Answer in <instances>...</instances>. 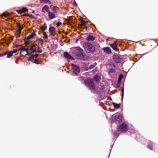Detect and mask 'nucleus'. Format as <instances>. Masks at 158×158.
Returning <instances> with one entry per match:
<instances>
[{
  "instance_id": "f257e3e1",
  "label": "nucleus",
  "mask_w": 158,
  "mask_h": 158,
  "mask_svg": "<svg viewBox=\"0 0 158 158\" xmlns=\"http://www.w3.org/2000/svg\"><path fill=\"white\" fill-rule=\"evenodd\" d=\"M84 83L89 89L95 91L96 89V85L92 79L89 78L85 79L84 81ZM94 92H93V93H94Z\"/></svg>"
},
{
  "instance_id": "f03ea898",
  "label": "nucleus",
  "mask_w": 158,
  "mask_h": 158,
  "mask_svg": "<svg viewBox=\"0 0 158 158\" xmlns=\"http://www.w3.org/2000/svg\"><path fill=\"white\" fill-rule=\"evenodd\" d=\"M83 47L85 51L88 53L94 52L95 50V46L90 42H87L84 43Z\"/></svg>"
},
{
  "instance_id": "7ed1b4c3",
  "label": "nucleus",
  "mask_w": 158,
  "mask_h": 158,
  "mask_svg": "<svg viewBox=\"0 0 158 158\" xmlns=\"http://www.w3.org/2000/svg\"><path fill=\"white\" fill-rule=\"evenodd\" d=\"M76 50L75 52L77 56H78L80 59L84 60L85 56L83 54V50L79 47H77L76 48Z\"/></svg>"
},
{
  "instance_id": "20e7f679",
  "label": "nucleus",
  "mask_w": 158,
  "mask_h": 158,
  "mask_svg": "<svg viewBox=\"0 0 158 158\" xmlns=\"http://www.w3.org/2000/svg\"><path fill=\"white\" fill-rule=\"evenodd\" d=\"M127 125L124 123L120 125L118 128V131L120 133L125 132L127 131Z\"/></svg>"
},
{
  "instance_id": "39448f33",
  "label": "nucleus",
  "mask_w": 158,
  "mask_h": 158,
  "mask_svg": "<svg viewBox=\"0 0 158 158\" xmlns=\"http://www.w3.org/2000/svg\"><path fill=\"white\" fill-rule=\"evenodd\" d=\"M72 72L75 75L77 74L80 72V68L78 66L72 64Z\"/></svg>"
},
{
  "instance_id": "423d86ee",
  "label": "nucleus",
  "mask_w": 158,
  "mask_h": 158,
  "mask_svg": "<svg viewBox=\"0 0 158 158\" xmlns=\"http://www.w3.org/2000/svg\"><path fill=\"white\" fill-rule=\"evenodd\" d=\"M115 122L117 124L120 123H122L123 120V117L121 115L118 116L115 115L114 117Z\"/></svg>"
},
{
  "instance_id": "0eeeda50",
  "label": "nucleus",
  "mask_w": 158,
  "mask_h": 158,
  "mask_svg": "<svg viewBox=\"0 0 158 158\" xmlns=\"http://www.w3.org/2000/svg\"><path fill=\"white\" fill-rule=\"evenodd\" d=\"M114 61L117 63H119L122 60L121 58L118 55H114L113 56Z\"/></svg>"
},
{
  "instance_id": "6e6552de",
  "label": "nucleus",
  "mask_w": 158,
  "mask_h": 158,
  "mask_svg": "<svg viewBox=\"0 0 158 158\" xmlns=\"http://www.w3.org/2000/svg\"><path fill=\"white\" fill-rule=\"evenodd\" d=\"M49 31L51 35L53 36L55 35V28L53 27H51L49 29Z\"/></svg>"
},
{
  "instance_id": "1a4fd4ad",
  "label": "nucleus",
  "mask_w": 158,
  "mask_h": 158,
  "mask_svg": "<svg viewBox=\"0 0 158 158\" xmlns=\"http://www.w3.org/2000/svg\"><path fill=\"white\" fill-rule=\"evenodd\" d=\"M102 50L104 52H105L106 54H110L111 53V49L109 47L103 48Z\"/></svg>"
},
{
  "instance_id": "9d476101",
  "label": "nucleus",
  "mask_w": 158,
  "mask_h": 158,
  "mask_svg": "<svg viewBox=\"0 0 158 158\" xmlns=\"http://www.w3.org/2000/svg\"><path fill=\"white\" fill-rule=\"evenodd\" d=\"M116 42H114L113 44H110V47L115 51L119 52V49L117 48V46L116 44Z\"/></svg>"
},
{
  "instance_id": "9b49d317",
  "label": "nucleus",
  "mask_w": 158,
  "mask_h": 158,
  "mask_svg": "<svg viewBox=\"0 0 158 158\" xmlns=\"http://www.w3.org/2000/svg\"><path fill=\"white\" fill-rule=\"evenodd\" d=\"M28 11V10L26 7H23L21 9L17 10V12L20 14H21L22 13H25L26 12H27Z\"/></svg>"
},
{
  "instance_id": "f8f14e48",
  "label": "nucleus",
  "mask_w": 158,
  "mask_h": 158,
  "mask_svg": "<svg viewBox=\"0 0 158 158\" xmlns=\"http://www.w3.org/2000/svg\"><path fill=\"white\" fill-rule=\"evenodd\" d=\"M54 12H51L49 11L48 13V16L50 19H53L55 18V15Z\"/></svg>"
},
{
  "instance_id": "ddd939ff",
  "label": "nucleus",
  "mask_w": 158,
  "mask_h": 158,
  "mask_svg": "<svg viewBox=\"0 0 158 158\" xmlns=\"http://www.w3.org/2000/svg\"><path fill=\"white\" fill-rule=\"evenodd\" d=\"M10 41L8 38L5 39H4L3 41L2 42V43L3 44V45L5 46L6 45L8 46L9 45Z\"/></svg>"
},
{
  "instance_id": "4468645a",
  "label": "nucleus",
  "mask_w": 158,
  "mask_h": 158,
  "mask_svg": "<svg viewBox=\"0 0 158 158\" xmlns=\"http://www.w3.org/2000/svg\"><path fill=\"white\" fill-rule=\"evenodd\" d=\"M64 56L66 58L73 59V58L72 57V56L67 52H64Z\"/></svg>"
},
{
  "instance_id": "2eb2a0df",
  "label": "nucleus",
  "mask_w": 158,
  "mask_h": 158,
  "mask_svg": "<svg viewBox=\"0 0 158 158\" xmlns=\"http://www.w3.org/2000/svg\"><path fill=\"white\" fill-rule=\"evenodd\" d=\"M6 55H7V58H10V52L8 51L7 52H5L3 53H0V57Z\"/></svg>"
},
{
  "instance_id": "dca6fc26",
  "label": "nucleus",
  "mask_w": 158,
  "mask_h": 158,
  "mask_svg": "<svg viewBox=\"0 0 158 158\" xmlns=\"http://www.w3.org/2000/svg\"><path fill=\"white\" fill-rule=\"evenodd\" d=\"M115 72L116 69L113 68L108 69L107 70V72L109 75L111 73H114Z\"/></svg>"
},
{
  "instance_id": "f3484780",
  "label": "nucleus",
  "mask_w": 158,
  "mask_h": 158,
  "mask_svg": "<svg viewBox=\"0 0 158 158\" xmlns=\"http://www.w3.org/2000/svg\"><path fill=\"white\" fill-rule=\"evenodd\" d=\"M95 39V37L91 36L90 35H89L86 38V40L87 41H93Z\"/></svg>"
},
{
  "instance_id": "a211bd4d",
  "label": "nucleus",
  "mask_w": 158,
  "mask_h": 158,
  "mask_svg": "<svg viewBox=\"0 0 158 158\" xmlns=\"http://www.w3.org/2000/svg\"><path fill=\"white\" fill-rule=\"evenodd\" d=\"M49 7L47 5H45L42 9V11L45 12V11L48 13L49 11Z\"/></svg>"
},
{
  "instance_id": "6ab92c4d",
  "label": "nucleus",
  "mask_w": 158,
  "mask_h": 158,
  "mask_svg": "<svg viewBox=\"0 0 158 158\" xmlns=\"http://www.w3.org/2000/svg\"><path fill=\"white\" fill-rule=\"evenodd\" d=\"M30 37L29 36H28L27 37H26L24 39V41L25 42V43L26 45H28L29 44V40L31 39V38H30Z\"/></svg>"
},
{
  "instance_id": "aec40b11",
  "label": "nucleus",
  "mask_w": 158,
  "mask_h": 158,
  "mask_svg": "<svg viewBox=\"0 0 158 158\" xmlns=\"http://www.w3.org/2000/svg\"><path fill=\"white\" fill-rule=\"evenodd\" d=\"M112 105L114 106V108L116 109H118L120 108V104H117L115 102H113Z\"/></svg>"
},
{
  "instance_id": "412c9836",
  "label": "nucleus",
  "mask_w": 158,
  "mask_h": 158,
  "mask_svg": "<svg viewBox=\"0 0 158 158\" xmlns=\"http://www.w3.org/2000/svg\"><path fill=\"white\" fill-rule=\"evenodd\" d=\"M36 41L38 42V43L41 45H43L44 44L43 40L41 38H38L36 40Z\"/></svg>"
},
{
  "instance_id": "4be33fe9",
  "label": "nucleus",
  "mask_w": 158,
  "mask_h": 158,
  "mask_svg": "<svg viewBox=\"0 0 158 158\" xmlns=\"http://www.w3.org/2000/svg\"><path fill=\"white\" fill-rule=\"evenodd\" d=\"M37 31V30L34 31L29 35L30 37V38H31V39H32L34 36H35L36 34H35V33Z\"/></svg>"
},
{
  "instance_id": "5701e85b",
  "label": "nucleus",
  "mask_w": 158,
  "mask_h": 158,
  "mask_svg": "<svg viewBox=\"0 0 158 158\" xmlns=\"http://www.w3.org/2000/svg\"><path fill=\"white\" fill-rule=\"evenodd\" d=\"M148 148L150 150H152L153 145L152 142H150L148 143Z\"/></svg>"
},
{
  "instance_id": "b1692460",
  "label": "nucleus",
  "mask_w": 158,
  "mask_h": 158,
  "mask_svg": "<svg viewBox=\"0 0 158 158\" xmlns=\"http://www.w3.org/2000/svg\"><path fill=\"white\" fill-rule=\"evenodd\" d=\"M47 28V26L45 25H42L40 27V29L43 31H45Z\"/></svg>"
},
{
  "instance_id": "393cba45",
  "label": "nucleus",
  "mask_w": 158,
  "mask_h": 158,
  "mask_svg": "<svg viewBox=\"0 0 158 158\" xmlns=\"http://www.w3.org/2000/svg\"><path fill=\"white\" fill-rule=\"evenodd\" d=\"M40 2L41 3H49V4L51 3V2H50L49 0H40Z\"/></svg>"
},
{
  "instance_id": "a878e982",
  "label": "nucleus",
  "mask_w": 158,
  "mask_h": 158,
  "mask_svg": "<svg viewBox=\"0 0 158 158\" xmlns=\"http://www.w3.org/2000/svg\"><path fill=\"white\" fill-rule=\"evenodd\" d=\"M123 77V74H121L118 77V82H120L121 81L122 78Z\"/></svg>"
},
{
  "instance_id": "bb28decb",
  "label": "nucleus",
  "mask_w": 158,
  "mask_h": 158,
  "mask_svg": "<svg viewBox=\"0 0 158 158\" xmlns=\"http://www.w3.org/2000/svg\"><path fill=\"white\" fill-rule=\"evenodd\" d=\"M17 27L19 29V32L20 33L21 30L23 29V27H22L21 26L20 24L19 23H18V24L17 25Z\"/></svg>"
},
{
  "instance_id": "cd10ccee",
  "label": "nucleus",
  "mask_w": 158,
  "mask_h": 158,
  "mask_svg": "<svg viewBox=\"0 0 158 158\" xmlns=\"http://www.w3.org/2000/svg\"><path fill=\"white\" fill-rule=\"evenodd\" d=\"M94 78L95 79V80L96 81H99V76L97 75H95L94 76Z\"/></svg>"
},
{
  "instance_id": "c85d7f7f",
  "label": "nucleus",
  "mask_w": 158,
  "mask_h": 158,
  "mask_svg": "<svg viewBox=\"0 0 158 158\" xmlns=\"http://www.w3.org/2000/svg\"><path fill=\"white\" fill-rule=\"evenodd\" d=\"M58 9V7L56 6H54L52 7V10L53 11V12L55 13L56 12V10Z\"/></svg>"
},
{
  "instance_id": "c756f323",
  "label": "nucleus",
  "mask_w": 158,
  "mask_h": 158,
  "mask_svg": "<svg viewBox=\"0 0 158 158\" xmlns=\"http://www.w3.org/2000/svg\"><path fill=\"white\" fill-rule=\"evenodd\" d=\"M10 15L9 14L6 13H4L2 15V17H6L9 16Z\"/></svg>"
},
{
  "instance_id": "7c9ffc66",
  "label": "nucleus",
  "mask_w": 158,
  "mask_h": 158,
  "mask_svg": "<svg viewBox=\"0 0 158 158\" xmlns=\"http://www.w3.org/2000/svg\"><path fill=\"white\" fill-rule=\"evenodd\" d=\"M123 95H124V88H122V97H121V99H122V100H123Z\"/></svg>"
},
{
  "instance_id": "2f4dec72",
  "label": "nucleus",
  "mask_w": 158,
  "mask_h": 158,
  "mask_svg": "<svg viewBox=\"0 0 158 158\" xmlns=\"http://www.w3.org/2000/svg\"><path fill=\"white\" fill-rule=\"evenodd\" d=\"M24 51H25L27 52V54L26 55H27L28 54H31L30 52H29V49L28 48H25Z\"/></svg>"
},
{
  "instance_id": "473e14b6",
  "label": "nucleus",
  "mask_w": 158,
  "mask_h": 158,
  "mask_svg": "<svg viewBox=\"0 0 158 158\" xmlns=\"http://www.w3.org/2000/svg\"><path fill=\"white\" fill-rule=\"evenodd\" d=\"M81 25H80V26L81 27L82 26H85V24H86V23L83 20V21H82L81 22Z\"/></svg>"
},
{
  "instance_id": "72a5a7b5",
  "label": "nucleus",
  "mask_w": 158,
  "mask_h": 158,
  "mask_svg": "<svg viewBox=\"0 0 158 158\" xmlns=\"http://www.w3.org/2000/svg\"><path fill=\"white\" fill-rule=\"evenodd\" d=\"M43 35H44L43 37L44 38H45V39H47L48 38V36L47 35L46 33L45 32H44L43 33Z\"/></svg>"
},
{
  "instance_id": "f704fd0d",
  "label": "nucleus",
  "mask_w": 158,
  "mask_h": 158,
  "mask_svg": "<svg viewBox=\"0 0 158 158\" xmlns=\"http://www.w3.org/2000/svg\"><path fill=\"white\" fill-rule=\"evenodd\" d=\"M40 61H39L36 59H35L34 60V63L35 64H40Z\"/></svg>"
},
{
  "instance_id": "c9c22d12",
  "label": "nucleus",
  "mask_w": 158,
  "mask_h": 158,
  "mask_svg": "<svg viewBox=\"0 0 158 158\" xmlns=\"http://www.w3.org/2000/svg\"><path fill=\"white\" fill-rule=\"evenodd\" d=\"M25 47H24V46H22L21 47L18 49V51H21V50H23V51H24V49H25Z\"/></svg>"
},
{
  "instance_id": "e433bc0d",
  "label": "nucleus",
  "mask_w": 158,
  "mask_h": 158,
  "mask_svg": "<svg viewBox=\"0 0 158 158\" xmlns=\"http://www.w3.org/2000/svg\"><path fill=\"white\" fill-rule=\"evenodd\" d=\"M114 136L117 137H118L119 135V134L117 133V132H116L114 133Z\"/></svg>"
},
{
  "instance_id": "4c0bfd02",
  "label": "nucleus",
  "mask_w": 158,
  "mask_h": 158,
  "mask_svg": "<svg viewBox=\"0 0 158 158\" xmlns=\"http://www.w3.org/2000/svg\"><path fill=\"white\" fill-rule=\"evenodd\" d=\"M94 65L93 64H91L89 67V69H91L93 68L94 67Z\"/></svg>"
},
{
  "instance_id": "58836bf2",
  "label": "nucleus",
  "mask_w": 158,
  "mask_h": 158,
  "mask_svg": "<svg viewBox=\"0 0 158 158\" xmlns=\"http://www.w3.org/2000/svg\"><path fill=\"white\" fill-rule=\"evenodd\" d=\"M61 24H62V23L61 22H58V23H57L56 25L57 26L59 27V26H60V25Z\"/></svg>"
},
{
  "instance_id": "ea45409f",
  "label": "nucleus",
  "mask_w": 158,
  "mask_h": 158,
  "mask_svg": "<svg viewBox=\"0 0 158 158\" xmlns=\"http://www.w3.org/2000/svg\"><path fill=\"white\" fill-rule=\"evenodd\" d=\"M34 57H35L34 55L32 54L29 57V59H31V58H34Z\"/></svg>"
},
{
  "instance_id": "a19ab883",
  "label": "nucleus",
  "mask_w": 158,
  "mask_h": 158,
  "mask_svg": "<svg viewBox=\"0 0 158 158\" xmlns=\"http://www.w3.org/2000/svg\"><path fill=\"white\" fill-rule=\"evenodd\" d=\"M110 65L111 67H114V68H115L116 66L114 64H110Z\"/></svg>"
},
{
  "instance_id": "79ce46f5",
  "label": "nucleus",
  "mask_w": 158,
  "mask_h": 158,
  "mask_svg": "<svg viewBox=\"0 0 158 158\" xmlns=\"http://www.w3.org/2000/svg\"><path fill=\"white\" fill-rule=\"evenodd\" d=\"M37 51H38V50H37L35 49L34 50H33V51H32V52H30V53L31 54V53H32L34 52H37Z\"/></svg>"
},
{
  "instance_id": "37998d69",
  "label": "nucleus",
  "mask_w": 158,
  "mask_h": 158,
  "mask_svg": "<svg viewBox=\"0 0 158 158\" xmlns=\"http://www.w3.org/2000/svg\"><path fill=\"white\" fill-rule=\"evenodd\" d=\"M18 50V49L17 50L16 49H14L12 52H13L14 53H16L17 52Z\"/></svg>"
},
{
  "instance_id": "c03bdc74",
  "label": "nucleus",
  "mask_w": 158,
  "mask_h": 158,
  "mask_svg": "<svg viewBox=\"0 0 158 158\" xmlns=\"http://www.w3.org/2000/svg\"><path fill=\"white\" fill-rule=\"evenodd\" d=\"M36 45V44H33L31 45V48H34Z\"/></svg>"
},
{
  "instance_id": "a18cd8bd",
  "label": "nucleus",
  "mask_w": 158,
  "mask_h": 158,
  "mask_svg": "<svg viewBox=\"0 0 158 158\" xmlns=\"http://www.w3.org/2000/svg\"><path fill=\"white\" fill-rule=\"evenodd\" d=\"M79 20L81 21V22L82 21H83L84 20L83 19V18L82 17H81L79 18Z\"/></svg>"
},
{
  "instance_id": "49530a36",
  "label": "nucleus",
  "mask_w": 158,
  "mask_h": 158,
  "mask_svg": "<svg viewBox=\"0 0 158 158\" xmlns=\"http://www.w3.org/2000/svg\"><path fill=\"white\" fill-rule=\"evenodd\" d=\"M42 52V50L41 49L39 50H38L37 52L39 53H41Z\"/></svg>"
},
{
  "instance_id": "de8ad7c7",
  "label": "nucleus",
  "mask_w": 158,
  "mask_h": 158,
  "mask_svg": "<svg viewBox=\"0 0 158 158\" xmlns=\"http://www.w3.org/2000/svg\"><path fill=\"white\" fill-rule=\"evenodd\" d=\"M38 55H39V54H36L35 55H34L35 57L37 58V57L38 56Z\"/></svg>"
},
{
  "instance_id": "09e8293b",
  "label": "nucleus",
  "mask_w": 158,
  "mask_h": 158,
  "mask_svg": "<svg viewBox=\"0 0 158 158\" xmlns=\"http://www.w3.org/2000/svg\"><path fill=\"white\" fill-rule=\"evenodd\" d=\"M13 52L10 51V57L13 55Z\"/></svg>"
},
{
  "instance_id": "8fccbe9b",
  "label": "nucleus",
  "mask_w": 158,
  "mask_h": 158,
  "mask_svg": "<svg viewBox=\"0 0 158 158\" xmlns=\"http://www.w3.org/2000/svg\"><path fill=\"white\" fill-rule=\"evenodd\" d=\"M108 99L110 100H112V99L110 97H108Z\"/></svg>"
},
{
  "instance_id": "3c124183",
  "label": "nucleus",
  "mask_w": 158,
  "mask_h": 158,
  "mask_svg": "<svg viewBox=\"0 0 158 158\" xmlns=\"http://www.w3.org/2000/svg\"><path fill=\"white\" fill-rule=\"evenodd\" d=\"M84 26V29L87 30V27L86 26V25H85V26Z\"/></svg>"
},
{
  "instance_id": "603ef678",
  "label": "nucleus",
  "mask_w": 158,
  "mask_h": 158,
  "mask_svg": "<svg viewBox=\"0 0 158 158\" xmlns=\"http://www.w3.org/2000/svg\"><path fill=\"white\" fill-rule=\"evenodd\" d=\"M33 50V48H31H31L29 49V51H32Z\"/></svg>"
},
{
  "instance_id": "864d4df0",
  "label": "nucleus",
  "mask_w": 158,
  "mask_h": 158,
  "mask_svg": "<svg viewBox=\"0 0 158 158\" xmlns=\"http://www.w3.org/2000/svg\"><path fill=\"white\" fill-rule=\"evenodd\" d=\"M29 14H24L23 16H29Z\"/></svg>"
},
{
  "instance_id": "5fc2aeb1",
  "label": "nucleus",
  "mask_w": 158,
  "mask_h": 158,
  "mask_svg": "<svg viewBox=\"0 0 158 158\" xmlns=\"http://www.w3.org/2000/svg\"><path fill=\"white\" fill-rule=\"evenodd\" d=\"M34 59V58H31V59L29 58V59H28L29 60H31V61H32Z\"/></svg>"
},
{
  "instance_id": "6e6d98bb",
  "label": "nucleus",
  "mask_w": 158,
  "mask_h": 158,
  "mask_svg": "<svg viewBox=\"0 0 158 158\" xmlns=\"http://www.w3.org/2000/svg\"><path fill=\"white\" fill-rule=\"evenodd\" d=\"M13 36H10V41L13 40Z\"/></svg>"
},
{
  "instance_id": "4d7b16f0",
  "label": "nucleus",
  "mask_w": 158,
  "mask_h": 158,
  "mask_svg": "<svg viewBox=\"0 0 158 158\" xmlns=\"http://www.w3.org/2000/svg\"><path fill=\"white\" fill-rule=\"evenodd\" d=\"M20 46V45H16V46H15V47H18L19 46Z\"/></svg>"
},
{
  "instance_id": "13d9d810",
  "label": "nucleus",
  "mask_w": 158,
  "mask_h": 158,
  "mask_svg": "<svg viewBox=\"0 0 158 158\" xmlns=\"http://www.w3.org/2000/svg\"><path fill=\"white\" fill-rule=\"evenodd\" d=\"M53 6H52V5H51L50 6V7L51 8H52V7H53Z\"/></svg>"
},
{
  "instance_id": "bf43d9fd",
  "label": "nucleus",
  "mask_w": 158,
  "mask_h": 158,
  "mask_svg": "<svg viewBox=\"0 0 158 158\" xmlns=\"http://www.w3.org/2000/svg\"><path fill=\"white\" fill-rule=\"evenodd\" d=\"M74 5H76V6H77V4L76 3V2H75L74 4Z\"/></svg>"
}]
</instances>
